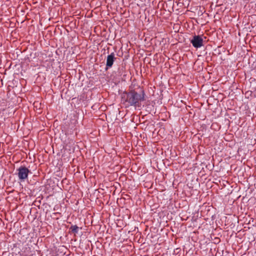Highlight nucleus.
<instances>
[{"label": "nucleus", "instance_id": "obj_5", "mask_svg": "<svg viewBox=\"0 0 256 256\" xmlns=\"http://www.w3.org/2000/svg\"><path fill=\"white\" fill-rule=\"evenodd\" d=\"M78 227L76 225L72 226L70 228L72 232L74 234H77L78 232Z\"/></svg>", "mask_w": 256, "mask_h": 256}, {"label": "nucleus", "instance_id": "obj_4", "mask_svg": "<svg viewBox=\"0 0 256 256\" xmlns=\"http://www.w3.org/2000/svg\"><path fill=\"white\" fill-rule=\"evenodd\" d=\"M116 58L114 57V52L111 53L108 55L106 58V66L107 68H111L114 64V62Z\"/></svg>", "mask_w": 256, "mask_h": 256}, {"label": "nucleus", "instance_id": "obj_2", "mask_svg": "<svg viewBox=\"0 0 256 256\" xmlns=\"http://www.w3.org/2000/svg\"><path fill=\"white\" fill-rule=\"evenodd\" d=\"M18 179L23 182L28 178V174L30 172V170L25 166H21L18 170Z\"/></svg>", "mask_w": 256, "mask_h": 256}, {"label": "nucleus", "instance_id": "obj_1", "mask_svg": "<svg viewBox=\"0 0 256 256\" xmlns=\"http://www.w3.org/2000/svg\"><path fill=\"white\" fill-rule=\"evenodd\" d=\"M144 100V93L138 94L134 90L128 92H124L122 95V100L126 106H134L139 108L141 106V102Z\"/></svg>", "mask_w": 256, "mask_h": 256}, {"label": "nucleus", "instance_id": "obj_3", "mask_svg": "<svg viewBox=\"0 0 256 256\" xmlns=\"http://www.w3.org/2000/svg\"><path fill=\"white\" fill-rule=\"evenodd\" d=\"M204 40L200 36H194L190 42L195 48H200L203 46Z\"/></svg>", "mask_w": 256, "mask_h": 256}]
</instances>
